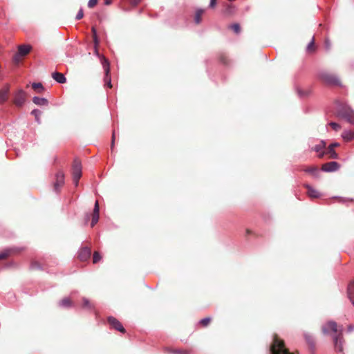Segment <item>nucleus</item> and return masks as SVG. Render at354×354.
<instances>
[{"label": "nucleus", "instance_id": "obj_44", "mask_svg": "<svg viewBox=\"0 0 354 354\" xmlns=\"http://www.w3.org/2000/svg\"><path fill=\"white\" fill-rule=\"evenodd\" d=\"M216 0H210L209 7L212 8H214L216 6Z\"/></svg>", "mask_w": 354, "mask_h": 354}, {"label": "nucleus", "instance_id": "obj_48", "mask_svg": "<svg viewBox=\"0 0 354 354\" xmlns=\"http://www.w3.org/2000/svg\"><path fill=\"white\" fill-rule=\"evenodd\" d=\"M348 201V199H347V198H341L340 202H342V203H346V201Z\"/></svg>", "mask_w": 354, "mask_h": 354}, {"label": "nucleus", "instance_id": "obj_8", "mask_svg": "<svg viewBox=\"0 0 354 354\" xmlns=\"http://www.w3.org/2000/svg\"><path fill=\"white\" fill-rule=\"evenodd\" d=\"M333 342L335 351L339 353L343 352L342 328L337 335H333Z\"/></svg>", "mask_w": 354, "mask_h": 354}, {"label": "nucleus", "instance_id": "obj_16", "mask_svg": "<svg viewBox=\"0 0 354 354\" xmlns=\"http://www.w3.org/2000/svg\"><path fill=\"white\" fill-rule=\"evenodd\" d=\"M99 212H100V207H99V203L97 201H95L93 212L92 214V220L91 226L93 227L99 221Z\"/></svg>", "mask_w": 354, "mask_h": 354}, {"label": "nucleus", "instance_id": "obj_30", "mask_svg": "<svg viewBox=\"0 0 354 354\" xmlns=\"http://www.w3.org/2000/svg\"><path fill=\"white\" fill-rule=\"evenodd\" d=\"M101 259V256L99 252H95L93 257V261L94 263H97Z\"/></svg>", "mask_w": 354, "mask_h": 354}, {"label": "nucleus", "instance_id": "obj_14", "mask_svg": "<svg viewBox=\"0 0 354 354\" xmlns=\"http://www.w3.org/2000/svg\"><path fill=\"white\" fill-rule=\"evenodd\" d=\"M326 145V142L324 140H321L319 144L316 145L313 148H312V150L318 153L319 158H323L326 153V152L324 151Z\"/></svg>", "mask_w": 354, "mask_h": 354}, {"label": "nucleus", "instance_id": "obj_32", "mask_svg": "<svg viewBox=\"0 0 354 354\" xmlns=\"http://www.w3.org/2000/svg\"><path fill=\"white\" fill-rule=\"evenodd\" d=\"M328 125H330L336 131L339 130L341 128V126L335 122H330L328 123Z\"/></svg>", "mask_w": 354, "mask_h": 354}, {"label": "nucleus", "instance_id": "obj_28", "mask_svg": "<svg viewBox=\"0 0 354 354\" xmlns=\"http://www.w3.org/2000/svg\"><path fill=\"white\" fill-rule=\"evenodd\" d=\"M91 30H92V33H93V42L96 46H98L99 44H100V41H99V39L97 35V30L95 27H92Z\"/></svg>", "mask_w": 354, "mask_h": 354}, {"label": "nucleus", "instance_id": "obj_26", "mask_svg": "<svg viewBox=\"0 0 354 354\" xmlns=\"http://www.w3.org/2000/svg\"><path fill=\"white\" fill-rule=\"evenodd\" d=\"M31 114L32 115L35 116V121L39 124H41V119H40V116L41 115V111H39V109H33L32 111H31Z\"/></svg>", "mask_w": 354, "mask_h": 354}, {"label": "nucleus", "instance_id": "obj_4", "mask_svg": "<svg viewBox=\"0 0 354 354\" xmlns=\"http://www.w3.org/2000/svg\"><path fill=\"white\" fill-rule=\"evenodd\" d=\"M319 78L327 84L330 85H340L339 80L335 76L326 71H321L319 75Z\"/></svg>", "mask_w": 354, "mask_h": 354}, {"label": "nucleus", "instance_id": "obj_45", "mask_svg": "<svg viewBox=\"0 0 354 354\" xmlns=\"http://www.w3.org/2000/svg\"><path fill=\"white\" fill-rule=\"evenodd\" d=\"M98 46H96L95 44H94V48H95V54L97 56V57H100V53H99V51H98V49H97Z\"/></svg>", "mask_w": 354, "mask_h": 354}, {"label": "nucleus", "instance_id": "obj_38", "mask_svg": "<svg viewBox=\"0 0 354 354\" xmlns=\"http://www.w3.org/2000/svg\"><path fill=\"white\" fill-rule=\"evenodd\" d=\"M330 46H331L330 41H329V39H326L324 41V46H325L326 50H329L330 48Z\"/></svg>", "mask_w": 354, "mask_h": 354}, {"label": "nucleus", "instance_id": "obj_25", "mask_svg": "<svg viewBox=\"0 0 354 354\" xmlns=\"http://www.w3.org/2000/svg\"><path fill=\"white\" fill-rule=\"evenodd\" d=\"M15 251V248H8L4 251L0 252V259H3L8 257L11 253Z\"/></svg>", "mask_w": 354, "mask_h": 354}, {"label": "nucleus", "instance_id": "obj_27", "mask_svg": "<svg viewBox=\"0 0 354 354\" xmlns=\"http://www.w3.org/2000/svg\"><path fill=\"white\" fill-rule=\"evenodd\" d=\"M59 305L63 308H68L71 306V301L69 298L66 297L59 301Z\"/></svg>", "mask_w": 354, "mask_h": 354}, {"label": "nucleus", "instance_id": "obj_19", "mask_svg": "<svg viewBox=\"0 0 354 354\" xmlns=\"http://www.w3.org/2000/svg\"><path fill=\"white\" fill-rule=\"evenodd\" d=\"M305 187H306L308 192V195L311 197V198H319L320 196V194L319 192L314 189L313 187H311L310 185H306Z\"/></svg>", "mask_w": 354, "mask_h": 354}, {"label": "nucleus", "instance_id": "obj_43", "mask_svg": "<svg viewBox=\"0 0 354 354\" xmlns=\"http://www.w3.org/2000/svg\"><path fill=\"white\" fill-rule=\"evenodd\" d=\"M115 135V131H113V134H112V140H111V149L112 150H113V147H114Z\"/></svg>", "mask_w": 354, "mask_h": 354}, {"label": "nucleus", "instance_id": "obj_9", "mask_svg": "<svg viewBox=\"0 0 354 354\" xmlns=\"http://www.w3.org/2000/svg\"><path fill=\"white\" fill-rule=\"evenodd\" d=\"M10 86L9 84H5L0 89V104H3L7 102L10 93Z\"/></svg>", "mask_w": 354, "mask_h": 354}, {"label": "nucleus", "instance_id": "obj_18", "mask_svg": "<svg viewBox=\"0 0 354 354\" xmlns=\"http://www.w3.org/2000/svg\"><path fill=\"white\" fill-rule=\"evenodd\" d=\"M304 171L311 174L314 178H318L320 176V171L318 169V167L313 166L308 167L304 169Z\"/></svg>", "mask_w": 354, "mask_h": 354}, {"label": "nucleus", "instance_id": "obj_20", "mask_svg": "<svg viewBox=\"0 0 354 354\" xmlns=\"http://www.w3.org/2000/svg\"><path fill=\"white\" fill-rule=\"evenodd\" d=\"M32 102L37 106H47L48 104V101L46 98L37 96L33 97Z\"/></svg>", "mask_w": 354, "mask_h": 354}, {"label": "nucleus", "instance_id": "obj_11", "mask_svg": "<svg viewBox=\"0 0 354 354\" xmlns=\"http://www.w3.org/2000/svg\"><path fill=\"white\" fill-rule=\"evenodd\" d=\"M339 168V164L335 161H331L325 163L322 167V170L325 172H333L338 170Z\"/></svg>", "mask_w": 354, "mask_h": 354}, {"label": "nucleus", "instance_id": "obj_37", "mask_svg": "<svg viewBox=\"0 0 354 354\" xmlns=\"http://www.w3.org/2000/svg\"><path fill=\"white\" fill-rule=\"evenodd\" d=\"M98 0H89L88 2V8H93L97 3Z\"/></svg>", "mask_w": 354, "mask_h": 354}, {"label": "nucleus", "instance_id": "obj_1", "mask_svg": "<svg viewBox=\"0 0 354 354\" xmlns=\"http://www.w3.org/2000/svg\"><path fill=\"white\" fill-rule=\"evenodd\" d=\"M270 354H292L285 348L282 340L274 336L273 342L270 346Z\"/></svg>", "mask_w": 354, "mask_h": 354}, {"label": "nucleus", "instance_id": "obj_29", "mask_svg": "<svg viewBox=\"0 0 354 354\" xmlns=\"http://www.w3.org/2000/svg\"><path fill=\"white\" fill-rule=\"evenodd\" d=\"M230 28L236 34L239 33L241 31V27L239 24H233L230 26Z\"/></svg>", "mask_w": 354, "mask_h": 354}, {"label": "nucleus", "instance_id": "obj_46", "mask_svg": "<svg viewBox=\"0 0 354 354\" xmlns=\"http://www.w3.org/2000/svg\"><path fill=\"white\" fill-rule=\"evenodd\" d=\"M142 0H131V4L136 6L138 5Z\"/></svg>", "mask_w": 354, "mask_h": 354}, {"label": "nucleus", "instance_id": "obj_17", "mask_svg": "<svg viewBox=\"0 0 354 354\" xmlns=\"http://www.w3.org/2000/svg\"><path fill=\"white\" fill-rule=\"evenodd\" d=\"M339 145L338 142H333L330 144L328 148L327 153L330 154V157L333 159H337L338 154L334 150V148L338 147Z\"/></svg>", "mask_w": 354, "mask_h": 354}, {"label": "nucleus", "instance_id": "obj_6", "mask_svg": "<svg viewBox=\"0 0 354 354\" xmlns=\"http://www.w3.org/2000/svg\"><path fill=\"white\" fill-rule=\"evenodd\" d=\"M31 50V46L30 45H20L18 47L17 53L15 55L13 59L15 62H19L21 58L24 56H26Z\"/></svg>", "mask_w": 354, "mask_h": 354}, {"label": "nucleus", "instance_id": "obj_24", "mask_svg": "<svg viewBox=\"0 0 354 354\" xmlns=\"http://www.w3.org/2000/svg\"><path fill=\"white\" fill-rule=\"evenodd\" d=\"M204 12V10L199 8L197 9L196 11L195 17H194V21L196 24H198L201 21V16Z\"/></svg>", "mask_w": 354, "mask_h": 354}, {"label": "nucleus", "instance_id": "obj_34", "mask_svg": "<svg viewBox=\"0 0 354 354\" xmlns=\"http://www.w3.org/2000/svg\"><path fill=\"white\" fill-rule=\"evenodd\" d=\"M211 320V318L209 317H205L200 320L199 323L202 324L204 326H207V324L209 323Z\"/></svg>", "mask_w": 354, "mask_h": 354}, {"label": "nucleus", "instance_id": "obj_22", "mask_svg": "<svg viewBox=\"0 0 354 354\" xmlns=\"http://www.w3.org/2000/svg\"><path fill=\"white\" fill-rule=\"evenodd\" d=\"M348 297L354 305V281L351 282L348 286L347 289Z\"/></svg>", "mask_w": 354, "mask_h": 354}, {"label": "nucleus", "instance_id": "obj_49", "mask_svg": "<svg viewBox=\"0 0 354 354\" xmlns=\"http://www.w3.org/2000/svg\"><path fill=\"white\" fill-rule=\"evenodd\" d=\"M111 1L110 0H105V1H104V3L106 5H109V4H111Z\"/></svg>", "mask_w": 354, "mask_h": 354}, {"label": "nucleus", "instance_id": "obj_31", "mask_svg": "<svg viewBox=\"0 0 354 354\" xmlns=\"http://www.w3.org/2000/svg\"><path fill=\"white\" fill-rule=\"evenodd\" d=\"M30 268L31 269H33V270H39V269H41V265L39 264V263H38L37 261H33L32 262L31 265H30Z\"/></svg>", "mask_w": 354, "mask_h": 354}, {"label": "nucleus", "instance_id": "obj_10", "mask_svg": "<svg viewBox=\"0 0 354 354\" xmlns=\"http://www.w3.org/2000/svg\"><path fill=\"white\" fill-rule=\"evenodd\" d=\"M102 64L103 66L104 70L105 71V82L107 83V86L109 88H111V78L109 77V72H110V68H109V61L104 57H102Z\"/></svg>", "mask_w": 354, "mask_h": 354}, {"label": "nucleus", "instance_id": "obj_13", "mask_svg": "<svg viewBox=\"0 0 354 354\" xmlns=\"http://www.w3.org/2000/svg\"><path fill=\"white\" fill-rule=\"evenodd\" d=\"M108 322L115 330H117L121 333H125L124 328L116 318H115L113 317H109Z\"/></svg>", "mask_w": 354, "mask_h": 354}, {"label": "nucleus", "instance_id": "obj_5", "mask_svg": "<svg viewBox=\"0 0 354 354\" xmlns=\"http://www.w3.org/2000/svg\"><path fill=\"white\" fill-rule=\"evenodd\" d=\"M72 174L73 183L75 186H77L78 181L82 177V165L80 161L77 158H75L73 161L72 167Z\"/></svg>", "mask_w": 354, "mask_h": 354}, {"label": "nucleus", "instance_id": "obj_2", "mask_svg": "<svg viewBox=\"0 0 354 354\" xmlns=\"http://www.w3.org/2000/svg\"><path fill=\"white\" fill-rule=\"evenodd\" d=\"M339 117L345 119L348 123L353 124L354 111L349 107L340 106L337 109Z\"/></svg>", "mask_w": 354, "mask_h": 354}, {"label": "nucleus", "instance_id": "obj_12", "mask_svg": "<svg viewBox=\"0 0 354 354\" xmlns=\"http://www.w3.org/2000/svg\"><path fill=\"white\" fill-rule=\"evenodd\" d=\"M64 184V174L63 171H59L56 174V181L54 184V189L56 192L59 191V188Z\"/></svg>", "mask_w": 354, "mask_h": 354}, {"label": "nucleus", "instance_id": "obj_3", "mask_svg": "<svg viewBox=\"0 0 354 354\" xmlns=\"http://www.w3.org/2000/svg\"><path fill=\"white\" fill-rule=\"evenodd\" d=\"M13 103L17 107H22L26 102L27 94L22 88L17 89L13 93Z\"/></svg>", "mask_w": 354, "mask_h": 354}, {"label": "nucleus", "instance_id": "obj_7", "mask_svg": "<svg viewBox=\"0 0 354 354\" xmlns=\"http://www.w3.org/2000/svg\"><path fill=\"white\" fill-rule=\"evenodd\" d=\"M339 331L340 330L339 332ZM322 332L327 335L330 334L331 333H333L334 335H337V333L338 332V328L337 323L334 321H329L326 322L322 326Z\"/></svg>", "mask_w": 354, "mask_h": 354}, {"label": "nucleus", "instance_id": "obj_41", "mask_svg": "<svg viewBox=\"0 0 354 354\" xmlns=\"http://www.w3.org/2000/svg\"><path fill=\"white\" fill-rule=\"evenodd\" d=\"M32 86L34 89L37 88H41V90L44 89L43 86L41 83H33L32 84Z\"/></svg>", "mask_w": 354, "mask_h": 354}, {"label": "nucleus", "instance_id": "obj_36", "mask_svg": "<svg viewBox=\"0 0 354 354\" xmlns=\"http://www.w3.org/2000/svg\"><path fill=\"white\" fill-rule=\"evenodd\" d=\"M305 337L309 345L313 347L314 346V342L313 338L309 335H306Z\"/></svg>", "mask_w": 354, "mask_h": 354}, {"label": "nucleus", "instance_id": "obj_21", "mask_svg": "<svg viewBox=\"0 0 354 354\" xmlns=\"http://www.w3.org/2000/svg\"><path fill=\"white\" fill-rule=\"evenodd\" d=\"M52 77L59 84L65 83L66 81L65 76L61 73L55 72L52 74Z\"/></svg>", "mask_w": 354, "mask_h": 354}, {"label": "nucleus", "instance_id": "obj_42", "mask_svg": "<svg viewBox=\"0 0 354 354\" xmlns=\"http://www.w3.org/2000/svg\"><path fill=\"white\" fill-rule=\"evenodd\" d=\"M174 353L175 354H188L189 352L187 351H181V350H176V351H174Z\"/></svg>", "mask_w": 354, "mask_h": 354}, {"label": "nucleus", "instance_id": "obj_23", "mask_svg": "<svg viewBox=\"0 0 354 354\" xmlns=\"http://www.w3.org/2000/svg\"><path fill=\"white\" fill-rule=\"evenodd\" d=\"M342 137L344 140L350 141L354 138V131L351 130L344 131L342 134Z\"/></svg>", "mask_w": 354, "mask_h": 354}, {"label": "nucleus", "instance_id": "obj_47", "mask_svg": "<svg viewBox=\"0 0 354 354\" xmlns=\"http://www.w3.org/2000/svg\"><path fill=\"white\" fill-rule=\"evenodd\" d=\"M353 330H354V327H353V326H352V325H349V326H348V330L349 332H351V331H353Z\"/></svg>", "mask_w": 354, "mask_h": 354}, {"label": "nucleus", "instance_id": "obj_15", "mask_svg": "<svg viewBox=\"0 0 354 354\" xmlns=\"http://www.w3.org/2000/svg\"><path fill=\"white\" fill-rule=\"evenodd\" d=\"M91 254V249L88 247H84V248H81L79 250L78 258L81 261H84L90 258Z\"/></svg>", "mask_w": 354, "mask_h": 354}, {"label": "nucleus", "instance_id": "obj_39", "mask_svg": "<svg viewBox=\"0 0 354 354\" xmlns=\"http://www.w3.org/2000/svg\"><path fill=\"white\" fill-rule=\"evenodd\" d=\"M83 16H84L83 10H82V9H80L79 10V12H77L75 18L77 20H80L83 17Z\"/></svg>", "mask_w": 354, "mask_h": 354}, {"label": "nucleus", "instance_id": "obj_40", "mask_svg": "<svg viewBox=\"0 0 354 354\" xmlns=\"http://www.w3.org/2000/svg\"><path fill=\"white\" fill-rule=\"evenodd\" d=\"M315 44V39L313 37L312 40L310 41V43L307 46V50H310L313 47Z\"/></svg>", "mask_w": 354, "mask_h": 354}, {"label": "nucleus", "instance_id": "obj_33", "mask_svg": "<svg viewBox=\"0 0 354 354\" xmlns=\"http://www.w3.org/2000/svg\"><path fill=\"white\" fill-rule=\"evenodd\" d=\"M83 306L86 308L91 309L92 308V305L91 304L88 299L86 298H83Z\"/></svg>", "mask_w": 354, "mask_h": 354}, {"label": "nucleus", "instance_id": "obj_35", "mask_svg": "<svg viewBox=\"0 0 354 354\" xmlns=\"http://www.w3.org/2000/svg\"><path fill=\"white\" fill-rule=\"evenodd\" d=\"M234 11V8L232 6H227L225 10V13L227 15H230L233 13Z\"/></svg>", "mask_w": 354, "mask_h": 354}]
</instances>
